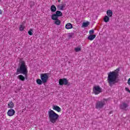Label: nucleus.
Segmentation results:
<instances>
[{
    "instance_id": "21",
    "label": "nucleus",
    "mask_w": 130,
    "mask_h": 130,
    "mask_svg": "<svg viewBox=\"0 0 130 130\" xmlns=\"http://www.w3.org/2000/svg\"><path fill=\"white\" fill-rule=\"evenodd\" d=\"M52 20H54L55 21L58 19V17L57 16H54V14H53L51 16Z\"/></svg>"
},
{
    "instance_id": "29",
    "label": "nucleus",
    "mask_w": 130,
    "mask_h": 130,
    "mask_svg": "<svg viewBox=\"0 0 130 130\" xmlns=\"http://www.w3.org/2000/svg\"><path fill=\"white\" fill-rule=\"evenodd\" d=\"M125 90H126V91H127V92H128L129 93H130V90H129V89H128V88L126 87V88H125Z\"/></svg>"
},
{
    "instance_id": "19",
    "label": "nucleus",
    "mask_w": 130,
    "mask_h": 130,
    "mask_svg": "<svg viewBox=\"0 0 130 130\" xmlns=\"http://www.w3.org/2000/svg\"><path fill=\"white\" fill-rule=\"evenodd\" d=\"M54 16H57L58 17H61L62 16V13L59 11H57L56 14H54Z\"/></svg>"
},
{
    "instance_id": "14",
    "label": "nucleus",
    "mask_w": 130,
    "mask_h": 130,
    "mask_svg": "<svg viewBox=\"0 0 130 130\" xmlns=\"http://www.w3.org/2000/svg\"><path fill=\"white\" fill-rule=\"evenodd\" d=\"M24 29H25V23L22 22L19 26V30L21 31H24Z\"/></svg>"
},
{
    "instance_id": "8",
    "label": "nucleus",
    "mask_w": 130,
    "mask_h": 130,
    "mask_svg": "<svg viewBox=\"0 0 130 130\" xmlns=\"http://www.w3.org/2000/svg\"><path fill=\"white\" fill-rule=\"evenodd\" d=\"M129 105L128 104L126 103L125 102L122 103L120 105V109H121L122 110H124L125 111H126L128 109V107Z\"/></svg>"
},
{
    "instance_id": "11",
    "label": "nucleus",
    "mask_w": 130,
    "mask_h": 130,
    "mask_svg": "<svg viewBox=\"0 0 130 130\" xmlns=\"http://www.w3.org/2000/svg\"><path fill=\"white\" fill-rule=\"evenodd\" d=\"M17 79H18L19 81H22V82H24V81H25V79H27V77H24V76L22 75H19L17 76Z\"/></svg>"
},
{
    "instance_id": "24",
    "label": "nucleus",
    "mask_w": 130,
    "mask_h": 130,
    "mask_svg": "<svg viewBox=\"0 0 130 130\" xmlns=\"http://www.w3.org/2000/svg\"><path fill=\"white\" fill-rule=\"evenodd\" d=\"M54 24H55V25H59L60 24V20H59L58 19H56V21L54 22Z\"/></svg>"
},
{
    "instance_id": "20",
    "label": "nucleus",
    "mask_w": 130,
    "mask_h": 130,
    "mask_svg": "<svg viewBox=\"0 0 130 130\" xmlns=\"http://www.w3.org/2000/svg\"><path fill=\"white\" fill-rule=\"evenodd\" d=\"M109 20H110V18H109V17H108V16H105L104 18V21L106 23L109 22Z\"/></svg>"
},
{
    "instance_id": "26",
    "label": "nucleus",
    "mask_w": 130,
    "mask_h": 130,
    "mask_svg": "<svg viewBox=\"0 0 130 130\" xmlns=\"http://www.w3.org/2000/svg\"><path fill=\"white\" fill-rule=\"evenodd\" d=\"M75 50L76 52H79V51H81V48H79V47L75 48Z\"/></svg>"
},
{
    "instance_id": "25",
    "label": "nucleus",
    "mask_w": 130,
    "mask_h": 130,
    "mask_svg": "<svg viewBox=\"0 0 130 130\" xmlns=\"http://www.w3.org/2000/svg\"><path fill=\"white\" fill-rule=\"evenodd\" d=\"M32 32H33V29H30L28 31V34L30 36H32V35H33V33H32Z\"/></svg>"
},
{
    "instance_id": "13",
    "label": "nucleus",
    "mask_w": 130,
    "mask_h": 130,
    "mask_svg": "<svg viewBox=\"0 0 130 130\" xmlns=\"http://www.w3.org/2000/svg\"><path fill=\"white\" fill-rule=\"evenodd\" d=\"M53 109L54 110H56V111H57V112H60V111H61V109H60V107L57 106H53Z\"/></svg>"
},
{
    "instance_id": "5",
    "label": "nucleus",
    "mask_w": 130,
    "mask_h": 130,
    "mask_svg": "<svg viewBox=\"0 0 130 130\" xmlns=\"http://www.w3.org/2000/svg\"><path fill=\"white\" fill-rule=\"evenodd\" d=\"M93 93L95 95H98L102 92V88L100 86H94L92 89Z\"/></svg>"
},
{
    "instance_id": "3",
    "label": "nucleus",
    "mask_w": 130,
    "mask_h": 130,
    "mask_svg": "<svg viewBox=\"0 0 130 130\" xmlns=\"http://www.w3.org/2000/svg\"><path fill=\"white\" fill-rule=\"evenodd\" d=\"M49 119L52 123H55L59 117V115L55 113L53 110H50L48 111Z\"/></svg>"
},
{
    "instance_id": "4",
    "label": "nucleus",
    "mask_w": 130,
    "mask_h": 130,
    "mask_svg": "<svg viewBox=\"0 0 130 130\" xmlns=\"http://www.w3.org/2000/svg\"><path fill=\"white\" fill-rule=\"evenodd\" d=\"M105 101H106V100L105 99H104L103 101H98L95 104L96 109H101L102 108H103L105 105Z\"/></svg>"
},
{
    "instance_id": "9",
    "label": "nucleus",
    "mask_w": 130,
    "mask_h": 130,
    "mask_svg": "<svg viewBox=\"0 0 130 130\" xmlns=\"http://www.w3.org/2000/svg\"><path fill=\"white\" fill-rule=\"evenodd\" d=\"M15 110L12 109L9 110L7 112V114L8 116H13V115H15Z\"/></svg>"
},
{
    "instance_id": "2",
    "label": "nucleus",
    "mask_w": 130,
    "mask_h": 130,
    "mask_svg": "<svg viewBox=\"0 0 130 130\" xmlns=\"http://www.w3.org/2000/svg\"><path fill=\"white\" fill-rule=\"evenodd\" d=\"M19 68H17L16 72V75L22 74L25 76V78L28 76V67L26 65V63L24 60H21L19 62Z\"/></svg>"
},
{
    "instance_id": "1",
    "label": "nucleus",
    "mask_w": 130,
    "mask_h": 130,
    "mask_svg": "<svg viewBox=\"0 0 130 130\" xmlns=\"http://www.w3.org/2000/svg\"><path fill=\"white\" fill-rule=\"evenodd\" d=\"M119 73V69H117L114 71L110 72L108 74L107 81L110 87H112L113 85H115L118 83L117 78H118V73Z\"/></svg>"
},
{
    "instance_id": "7",
    "label": "nucleus",
    "mask_w": 130,
    "mask_h": 130,
    "mask_svg": "<svg viewBox=\"0 0 130 130\" xmlns=\"http://www.w3.org/2000/svg\"><path fill=\"white\" fill-rule=\"evenodd\" d=\"M48 73L41 74V79L42 80L43 84H45V83H47V81H48Z\"/></svg>"
},
{
    "instance_id": "12",
    "label": "nucleus",
    "mask_w": 130,
    "mask_h": 130,
    "mask_svg": "<svg viewBox=\"0 0 130 130\" xmlns=\"http://www.w3.org/2000/svg\"><path fill=\"white\" fill-rule=\"evenodd\" d=\"M14 106H15V105L14 104V103H13V101H10L8 104V108H11V109H12V108H14Z\"/></svg>"
},
{
    "instance_id": "22",
    "label": "nucleus",
    "mask_w": 130,
    "mask_h": 130,
    "mask_svg": "<svg viewBox=\"0 0 130 130\" xmlns=\"http://www.w3.org/2000/svg\"><path fill=\"white\" fill-rule=\"evenodd\" d=\"M89 24L90 23L88 21H87L86 22H83L82 26H83V27H88Z\"/></svg>"
},
{
    "instance_id": "18",
    "label": "nucleus",
    "mask_w": 130,
    "mask_h": 130,
    "mask_svg": "<svg viewBox=\"0 0 130 130\" xmlns=\"http://www.w3.org/2000/svg\"><path fill=\"white\" fill-rule=\"evenodd\" d=\"M50 10L52 13H54V12H56V7L54 5H52Z\"/></svg>"
},
{
    "instance_id": "15",
    "label": "nucleus",
    "mask_w": 130,
    "mask_h": 130,
    "mask_svg": "<svg viewBox=\"0 0 130 130\" xmlns=\"http://www.w3.org/2000/svg\"><path fill=\"white\" fill-rule=\"evenodd\" d=\"M107 15L108 17H109L110 18L112 17V15H113V13L112 12V11L109 10L107 11Z\"/></svg>"
},
{
    "instance_id": "17",
    "label": "nucleus",
    "mask_w": 130,
    "mask_h": 130,
    "mask_svg": "<svg viewBox=\"0 0 130 130\" xmlns=\"http://www.w3.org/2000/svg\"><path fill=\"white\" fill-rule=\"evenodd\" d=\"M66 29H72L73 28V24L70 23H67L65 26Z\"/></svg>"
},
{
    "instance_id": "32",
    "label": "nucleus",
    "mask_w": 130,
    "mask_h": 130,
    "mask_svg": "<svg viewBox=\"0 0 130 130\" xmlns=\"http://www.w3.org/2000/svg\"><path fill=\"white\" fill-rule=\"evenodd\" d=\"M1 88H2V85L0 84V91Z\"/></svg>"
},
{
    "instance_id": "23",
    "label": "nucleus",
    "mask_w": 130,
    "mask_h": 130,
    "mask_svg": "<svg viewBox=\"0 0 130 130\" xmlns=\"http://www.w3.org/2000/svg\"><path fill=\"white\" fill-rule=\"evenodd\" d=\"M37 83L38 84V85H42V80L41 79H37Z\"/></svg>"
},
{
    "instance_id": "16",
    "label": "nucleus",
    "mask_w": 130,
    "mask_h": 130,
    "mask_svg": "<svg viewBox=\"0 0 130 130\" xmlns=\"http://www.w3.org/2000/svg\"><path fill=\"white\" fill-rule=\"evenodd\" d=\"M96 38V35H90L88 38L87 39H88V40H94V39H95V38Z\"/></svg>"
},
{
    "instance_id": "31",
    "label": "nucleus",
    "mask_w": 130,
    "mask_h": 130,
    "mask_svg": "<svg viewBox=\"0 0 130 130\" xmlns=\"http://www.w3.org/2000/svg\"><path fill=\"white\" fill-rule=\"evenodd\" d=\"M58 1V3H60V1H61V0H57Z\"/></svg>"
},
{
    "instance_id": "10",
    "label": "nucleus",
    "mask_w": 130,
    "mask_h": 130,
    "mask_svg": "<svg viewBox=\"0 0 130 130\" xmlns=\"http://www.w3.org/2000/svg\"><path fill=\"white\" fill-rule=\"evenodd\" d=\"M57 8L58 10H60V11H63V9L66 8V4L58 5L57 6Z\"/></svg>"
},
{
    "instance_id": "30",
    "label": "nucleus",
    "mask_w": 130,
    "mask_h": 130,
    "mask_svg": "<svg viewBox=\"0 0 130 130\" xmlns=\"http://www.w3.org/2000/svg\"><path fill=\"white\" fill-rule=\"evenodd\" d=\"M2 14H3V12L1 10H0V15H2Z\"/></svg>"
},
{
    "instance_id": "28",
    "label": "nucleus",
    "mask_w": 130,
    "mask_h": 130,
    "mask_svg": "<svg viewBox=\"0 0 130 130\" xmlns=\"http://www.w3.org/2000/svg\"><path fill=\"white\" fill-rule=\"evenodd\" d=\"M73 36H74V34H70V35L69 36V38H72L73 37Z\"/></svg>"
},
{
    "instance_id": "27",
    "label": "nucleus",
    "mask_w": 130,
    "mask_h": 130,
    "mask_svg": "<svg viewBox=\"0 0 130 130\" xmlns=\"http://www.w3.org/2000/svg\"><path fill=\"white\" fill-rule=\"evenodd\" d=\"M89 34L90 35H92V34H94V30L92 29V30H89Z\"/></svg>"
},
{
    "instance_id": "6",
    "label": "nucleus",
    "mask_w": 130,
    "mask_h": 130,
    "mask_svg": "<svg viewBox=\"0 0 130 130\" xmlns=\"http://www.w3.org/2000/svg\"><path fill=\"white\" fill-rule=\"evenodd\" d=\"M58 83L60 86H63V85H64V86H70V84H69V80H68L67 78L59 79Z\"/></svg>"
}]
</instances>
